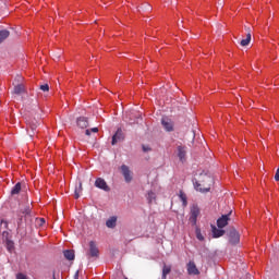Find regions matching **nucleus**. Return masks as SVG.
Here are the masks:
<instances>
[{
    "mask_svg": "<svg viewBox=\"0 0 279 279\" xmlns=\"http://www.w3.org/2000/svg\"><path fill=\"white\" fill-rule=\"evenodd\" d=\"M213 186V177L207 173H202L198 181H194V189L199 193H209Z\"/></svg>",
    "mask_w": 279,
    "mask_h": 279,
    "instance_id": "1",
    "label": "nucleus"
},
{
    "mask_svg": "<svg viewBox=\"0 0 279 279\" xmlns=\"http://www.w3.org/2000/svg\"><path fill=\"white\" fill-rule=\"evenodd\" d=\"M26 125H27L28 136L31 138H34V136H36V134H37L36 130H38V125H40V122H38V120H36V119L28 120L26 122Z\"/></svg>",
    "mask_w": 279,
    "mask_h": 279,
    "instance_id": "2",
    "label": "nucleus"
},
{
    "mask_svg": "<svg viewBox=\"0 0 279 279\" xmlns=\"http://www.w3.org/2000/svg\"><path fill=\"white\" fill-rule=\"evenodd\" d=\"M190 221L192 222V226H197V217H199V206L192 205L190 209Z\"/></svg>",
    "mask_w": 279,
    "mask_h": 279,
    "instance_id": "3",
    "label": "nucleus"
},
{
    "mask_svg": "<svg viewBox=\"0 0 279 279\" xmlns=\"http://www.w3.org/2000/svg\"><path fill=\"white\" fill-rule=\"evenodd\" d=\"M121 173L124 178V181L130 184V182H132L133 177H132V171L130 170V167H128L126 165H122L121 166Z\"/></svg>",
    "mask_w": 279,
    "mask_h": 279,
    "instance_id": "4",
    "label": "nucleus"
},
{
    "mask_svg": "<svg viewBox=\"0 0 279 279\" xmlns=\"http://www.w3.org/2000/svg\"><path fill=\"white\" fill-rule=\"evenodd\" d=\"M121 141H125V134H123V130L118 129L112 136L111 145H117V143H121Z\"/></svg>",
    "mask_w": 279,
    "mask_h": 279,
    "instance_id": "5",
    "label": "nucleus"
},
{
    "mask_svg": "<svg viewBox=\"0 0 279 279\" xmlns=\"http://www.w3.org/2000/svg\"><path fill=\"white\" fill-rule=\"evenodd\" d=\"M95 186H96V189H100L101 191H105L106 193H108L110 191V186H108V183L106 182V180H104L101 178L96 179Z\"/></svg>",
    "mask_w": 279,
    "mask_h": 279,
    "instance_id": "6",
    "label": "nucleus"
},
{
    "mask_svg": "<svg viewBox=\"0 0 279 279\" xmlns=\"http://www.w3.org/2000/svg\"><path fill=\"white\" fill-rule=\"evenodd\" d=\"M230 215H232V211H230L227 215H222L220 218H218L217 227L219 229L226 228V226H228V221H230Z\"/></svg>",
    "mask_w": 279,
    "mask_h": 279,
    "instance_id": "7",
    "label": "nucleus"
},
{
    "mask_svg": "<svg viewBox=\"0 0 279 279\" xmlns=\"http://www.w3.org/2000/svg\"><path fill=\"white\" fill-rule=\"evenodd\" d=\"M229 241L232 245H236V243L241 241V235H239V231H236V229H231L229 231Z\"/></svg>",
    "mask_w": 279,
    "mask_h": 279,
    "instance_id": "8",
    "label": "nucleus"
},
{
    "mask_svg": "<svg viewBox=\"0 0 279 279\" xmlns=\"http://www.w3.org/2000/svg\"><path fill=\"white\" fill-rule=\"evenodd\" d=\"M161 125L166 130V132H173V121H171V119L162 118Z\"/></svg>",
    "mask_w": 279,
    "mask_h": 279,
    "instance_id": "9",
    "label": "nucleus"
},
{
    "mask_svg": "<svg viewBox=\"0 0 279 279\" xmlns=\"http://www.w3.org/2000/svg\"><path fill=\"white\" fill-rule=\"evenodd\" d=\"M187 274L189 276H199V269H197L195 262H189Z\"/></svg>",
    "mask_w": 279,
    "mask_h": 279,
    "instance_id": "10",
    "label": "nucleus"
},
{
    "mask_svg": "<svg viewBox=\"0 0 279 279\" xmlns=\"http://www.w3.org/2000/svg\"><path fill=\"white\" fill-rule=\"evenodd\" d=\"M89 256L93 258H97V256H99V248L97 247L95 241L89 242Z\"/></svg>",
    "mask_w": 279,
    "mask_h": 279,
    "instance_id": "11",
    "label": "nucleus"
},
{
    "mask_svg": "<svg viewBox=\"0 0 279 279\" xmlns=\"http://www.w3.org/2000/svg\"><path fill=\"white\" fill-rule=\"evenodd\" d=\"M77 126L81 128V130H86L88 128V118L86 117H80L76 120Z\"/></svg>",
    "mask_w": 279,
    "mask_h": 279,
    "instance_id": "12",
    "label": "nucleus"
},
{
    "mask_svg": "<svg viewBox=\"0 0 279 279\" xmlns=\"http://www.w3.org/2000/svg\"><path fill=\"white\" fill-rule=\"evenodd\" d=\"M211 232H213L214 239H219V238L223 236V234H226V230L218 229L215 226H211Z\"/></svg>",
    "mask_w": 279,
    "mask_h": 279,
    "instance_id": "13",
    "label": "nucleus"
},
{
    "mask_svg": "<svg viewBox=\"0 0 279 279\" xmlns=\"http://www.w3.org/2000/svg\"><path fill=\"white\" fill-rule=\"evenodd\" d=\"M178 157L181 160V162H184V160H186V147L185 146H178Z\"/></svg>",
    "mask_w": 279,
    "mask_h": 279,
    "instance_id": "14",
    "label": "nucleus"
},
{
    "mask_svg": "<svg viewBox=\"0 0 279 279\" xmlns=\"http://www.w3.org/2000/svg\"><path fill=\"white\" fill-rule=\"evenodd\" d=\"M63 256L66 260H75V251L73 250H65L63 251Z\"/></svg>",
    "mask_w": 279,
    "mask_h": 279,
    "instance_id": "15",
    "label": "nucleus"
},
{
    "mask_svg": "<svg viewBox=\"0 0 279 279\" xmlns=\"http://www.w3.org/2000/svg\"><path fill=\"white\" fill-rule=\"evenodd\" d=\"M8 38H10V31H8V29L0 31V45L2 43H5V40H8Z\"/></svg>",
    "mask_w": 279,
    "mask_h": 279,
    "instance_id": "16",
    "label": "nucleus"
},
{
    "mask_svg": "<svg viewBox=\"0 0 279 279\" xmlns=\"http://www.w3.org/2000/svg\"><path fill=\"white\" fill-rule=\"evenodd\" d=\"M106 226L107 228H117V216H112L110 217L107 221H106Z\"/></svg>",
    "mask_w": 279,
    "mask_h": 279,
    "instance_id": "17",
    "label": "nucleus"
},
{
    "mask_svg": "<svg viewBox=\"0 0 279 279\" xmlns=\"http://www.w3.org/2000/svg\"><path fill=\"white\" fill-rule=\"evenodd\" d=\"M22 93H25V86L23 84H17L13 88L14 95H22Z\"/></svg>",
    "mask_w": 279,
    "mask_h": 279,
    "instance_id": "18",
    "label": "nucleus"
},
{
    "mask_svg": "<svg viewBox=\"0 0 279 279\" xmlns=\"http://www.w3.org/2000/svg\"><path fill=\"white\" fill-rule=\"evenodd\" d=\"M252 43V33L246 34V38L240 41L241 47H247Z\"/></svg>",
    "mask_w": 279,
    "mask_h": 279,
    "instance_id": "19",
    "label": "nucleus"
},
{
    "mask_svg": "<svg viewBox=\"0 0 279 279\" xmlns=\"http://www.w3.org/2000/svg\"><path fill=\"white\" fill-rule=\"evenodd\" d=\"M82 191H83L82 181H80L78 186H76L75 190H74L75 199H80V195H82Z\"/></svg>",
    "mask_w": 279,
    "mask_h": 279,
    "instance_id": "20",
    "label": "nucleus"
},
{
    "mask_svg": "<svg viewBox=\"0 0 279 279\" xmlns=\"http://www.w3.org/2000/svg\"><path fill=\"white\" fill-rule=\"evenodd\" d=\"M179 197H180V199H181V202H182L183 207L186 208V206H189V201H187V198H186L185 193L182 192V191H180Z\"/></svg>",
    "mask_w": 279,
    "mask_h": 279,
    "instance_id": "21",
    "label": "nucleus"
},
{
    "mask_svg": "<svg viewBox=\"0 0 279 279\" xmlns=\"http://www.w3.org/2000/svg\"><path fill=\"white\" fill-rule=\"evenodd\" d=\"M169 274H171V266L163 265L161 278L167 279V276H169Z\"/></svg>",
    "mask_w": 279,
    "mask_h": 279,
    "instance_id": "22",
    "label": "nucleus"
},
{
    "mask_svg": "<svg viewBox=\"0 0 279 279\" xmlns=\"http://www.w3.org/2000/svg\"><path fill=\"white\" fill-rule=\"evenodd\" d=\"M21 193V182L16 183L11 190V195H19Z\"/></svg>",
    "mask_w": 279,
    "mask_h": 279,
    "instance_id": "23",
    "label": "nucleus"
},
{
    "mask_svg": "<svg viewBox=\"0 0 279 279\" xmlns=\"http://www.w3.org/2000/svg\"><path fill=\"white\" fill-rule=\"evenodd\" d=\"M147 201L149 204H151L153 202H156V193L149 191L147 194Z\"/></svg>",
    "mask_w": 279,
    "mask_h": 279,
    "instance_id": "24",
    "label": "nucleus"
},
{
    "mask_svg": "<svg viewBox=\"0 0 279 279\" xmlns=\"http://www.w3.org/2000/svg\"><path fill=\"white\" fill-rule=\"evenodd\" d=\"M5 245L9 252H12V250H14V242L12 240H7Z\"/></svg>",
    "mask_w": 279,
    "mask_h": 279,
    "instance_id": "25",
    "label": "nucleus"
},
{
    "mask_svg": "<svg viewBox=\"0 0 279 279\" xmlns=\"http://www.w3.org/2000/svg\"><path fill=\"white\" fill-rule=\"evenodd\" d=\"M195 232H196V239H198V241H204V235L202 234V230L199 228H196Z\"/></svg>",
    "mask_w": 279,
    "mask_h": 279,
    "instance_id": "26",
    "label": "nucleus"
},
{
    "mask_svg": "<svg viewBox=\"0 0 279 279\" xmlns=\"http://www.w3.org/2000/svg\"><path fill=\"white\" fill-rule=\"evenodd\" d=\"M39 88L43 93H49V84L40 85Z\"/></svg>",
    "mask_w": 279,
    "mask_h": 279,
    "instance_id": "27",
    "label": "nucleus"
},
{
    "mask_svg": "<svg viewBox=\"0 0 279 279\" xmlns=\"http://www.w3.org/2000/svg\"><path fill=\"white\" fill-rule=\"evenodd\" d=\"M16 279H27V276L20 272V274L16 275Z\"/></svg>",
    "mask_w": 279,
    "mask_h": 279,
    "instance_id": "28",
    "label": "nucleus"
},
{
    "mask_svg": "<svg viewBox=\"0 0 279 279\" xmlns=\"http://www.w3.org/2000/svg\"><path fill=\"white\" fill-rule=\"evenodd\" d=\"M22 213L23 215H29L32 213V209H29V207H26Z\"/></svg>",
    "mask_w": 279,
    "mask_h": 279,
    "instance_id": "29",
    "label": "nucleus"
},
{
    "mask_svg": "<svg viewBox=\"0 0 279 279\" xmlns=\"http://www.w3.org/2000/svg\"><path fill=\"white\" fill-rule=\"evenodd\" d=\"M275 180H276V182H279V168L276 171Z\"/></svg>",
    "mask_w": 279,
    "mask_h": 279,
    "instance_id": "30",
    "label": "nucleus"
},
{
    "mask_svg": "<svg viewBox=\"0 0 279 279\" xmlns=\"http://www.w3.org/2000/svg\"><path fill=\"white\" fill-rule=\"evenodd\" d=\"M1 226H3V228H8V221L2 220V221H1Z\"/></svg>",
    "mask_w": 279,
    "mask_h": 279,
    "instance_id": "31",
    "label": "nucleus"
},
{
    "mask_svg": "<svg viewBox=\"0 0 279 279\" xmlns=\"http://www.w3.org/2000/svg\"><path fill=\"white\" fill-rule=\"evenodd\" d=\"M90 132H94L95 134H97V132H99V129L98 128H93V129H90Z\"/></svg>",
    "mask_w": 279,
    "mask_h": 279,
    "instance_id": "32",
    "label": "nucleus"
},
{
    "mask_svg": "<svg viewBox=\"0 0 279 279\" xmlns=\"http://www.w3.org/2000/svg\"><path fill=\"white\" fill-rule=\"evenodd\" d=\"M151 148L147 147V146H143V151H150Z\"/></svg>",
    "mask_w": 279,
    "mask_h": 279,
    "instance_id": "33",
    "label": "nucleus"
},
{
    "mask_svg": "<svg viewBox=\"0 0 279 279\" xmlns=\"http://www.w3.org/2000/svg\"><path fill=\"white\" fill-rule=\"evenodd\" d=\"M90 130L89 129H87L86 131H85V134H86V136H90Z\"/></svg>",
    "mask_w": 279,
    "mask_h": 279,
    "instance_id": "34",
    "label": "nucleus"
},
{
    "mask_svg": "<svg viewBox=\"0 0 279 279\" xmlns=\"http://www.w3.org/2000/svg\"><path fill=\"white\" fill-rule=\"evenodd\" d=\"M144 10H151V7H150L149 4H146V5L144 7Z\"/></svg>",
    "mask_w": 279,
    "mask_h": 279,
    "instance_id": "35",
    "label": "nucleus"
},
{
    "mask_svg": "<svg viewBox=\"0 0 279 279\" xmlns=\"http://www.w3.org/2000/svg\"><path fill=\"white\" fill-rule=\"evenodd\" d=\"M245 29H246L247 34H251L252 28H250V27L245 26Z\"/></svg>",
    "mask_w": 279,
    "mask_h": 279,
    "instance_id": "36",
    "label": "nucleus"
},
{
    "mask_svg": "<svg viewBox=\"0 0 279 279\" xmlns=\"http://www.w3.org/2000/svg\"><path fill=\"white\" fill-rule=\"evenodd\" d=\"M43 223H45V219L40 218V226H43Z\"/></svg>",
    "mask_w": 279,
    "mask_h": 279,
    "instance_id": "37",
    "label": "nucleus"
},
{
    "mask_svg": "<svg viewBox=\"0 0 279 279\" xmlns=\"http://www.w3.org/2000/svg\"><path fill=\"white\" fill-rule=\"evenodd\" d=\"M78 276H80V272H78V271H76V274H75L74 278H75V279H77V278H78Z\"/></svg>",
    "mask_w": 279,
    "mask_h": 279,
    "instance_id": "38",
    "label": "nucleus"
},
{
    "mask_svg": "<svg viewBox=\"0 0 279 279\" xmlns=\"http://www.w3.org/2000/svg\"><path fill=\"white\" fill-rule=\"evenodd\" d=\"M219 5H223V2H220Z\"/></svg>",
    "mask_w": 279,
    "mask_h": 279,
    "instance_id": "39",
    "label": "nucleus"
},
{
    "mask_svg": "<svg viewBox=\"0 0 279 279\" xmlns=\"http://www.w3.org/2000/svg\"><path fill=\"white\" fill-rule=\"evenodd\" d=\"M53 279H56V274H53Z\"/></svg>",
    "mask_w": 279,
    "mask_h": 279,
    "instance_id": "40",
    "label": "nucleus"
}]
</instances>
